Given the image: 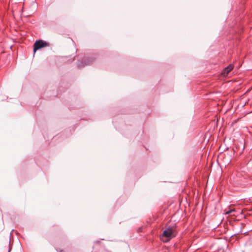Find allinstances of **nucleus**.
Segmentation results:
<instances>
[{
  "label": "nucleus",
  "mask_w": 252,
  "mask_h": 252,
  "mask_svg": "<svg viewBox=\"0 0 252 252\" xmlns=\"http://www.w3.org/2000/svg\"><path fill=\"white\" fill-rule=\"evenodd\" d=\"M59 252H64L63 250H60Z\"/></svg>",
  "instance_id": "nucleus-5"
},
{
  "label": "nucleus",
  "mask_w": 252,
  "mask_h": 252,
  "mask_svg": "<svg viewBox=\"0 0 252 252\" xmlns=\"http://www.w3.org/2000/svg\"><path fill=\"white\" fill-rule=\"evenodd\" d=\"M177 233V226L174 224L165 228L160 237L161 240L164 243L169 242L176 236Z\"/></svg>",
  "instance_id": "nucleus-1"
},
{
  "label": "nucleus",
  "mask_w": 252,
  "mask_h": 252,
  "mask_svg": "<svg viewBox=\"0 0 252 252\" xmlns=\"http://www.w3.org/2000/svg\"><path fill=\"white\" fill-rule=\"evenodd\" d=\"M48 42L42 40H36L33 44V52L35 53L37 50L42 48L49 46Z\"/></svg>",
  "instance_id": "nucleus-2"
},
{
  "label": "nucleus",
  "mask_w": 252,
  "mask_h": 252,
  "mask_svg": "<svg viewBox=\"0 0 252 252\" xmlns=\"http://www.w3.org/2000/svg\"><path fill=\"white\" fill-rule=\"evenodd\" d=\"M234 212H235V209H230L229 210H228L227 211L226 210L225 211V212L224 213V214L225 215H229V214H230Z\"/></svg>",
  "instance_id": "nucleus-4"
},
{
  "label": "nucleus",
  "mask_w": 252,
  "mask_h": 252,
  "mask_svg": "<svg viewBox=\"0 0 252 252\" xmlns=\"http://www.w3.org/2000/svg\"><path fill=\"white\" fill-rule=\"evenodd\" d=\"M233 68L234 65L233 64H229L223 69L221 72V75L223 77H226L229 73L233 69Z\"/></svg>",
  "instance_id": "nucleus-3"
}]
</instances>
